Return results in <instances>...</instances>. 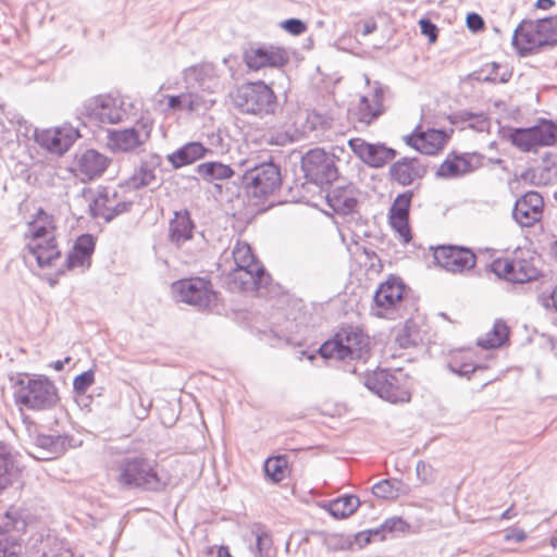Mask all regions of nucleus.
<instances>
[{
    "label": "nucleus",
    "instance_id": "a211bd4d",
    "mask_svg": "<svg viewBox=\"0 0 557 557\" xmlns=\"http://www.w3.org/2000/svg\"><path fill=\"white\" fill-rule=\"evenodd\" d=\"M492 271L502 278L513 283H525L539 275L532 261L521 258L496 259L492 263Z\"/></svg>",
    "mask_w": 557,
    "mask_h": 557
},
{
    "label": "nucleus",
    "instance_id": "ddd939ff",
    "mask_svg": "<svg viewBox=\"0 0 557 557\" xmlns=\"http://www.w3.org/2000/svg\"><path fill=\"white\" fill-rule=\"evenodd\" d=\"M404 292L405 286L398 278L392 277L382 283L373 297V315L392 319L401 307Z\"/></svg>",
    "mask_w": 557,
    "mask_h": 557
},
{
    "label": "nucleus",
    "instance_id": "0e129e2a",
    "mask_svg": "<svg viewBox=\"0 0 557 557\" xmlns=\"http://www.w3.org/2000/svg\"><path fill=\"white\" fill-rule=\"evenodd\" d=\"M71 358L66 357L64 360H57L53 363V368L57 371H62L64 369L65 363L70 362Z\"/></svg>",
    "mask_w": 557,
    "mask_h": 557
},
{
    "label": "nucleus",
    "instance_id": "79ce46f5",
    "mask_svg": "<svg viewBox=\"0 0 557 557\" xmlns=\"http://www.w3.org/2000/svg\"><path fill=\"white\" fill-rule=\"evenodd\" d=\"M448 368L453 373L469 377L476 369L470 351H458L451 355Z\"/></svg>",
    "mask_w": 557,
    "mask_h": 557
},
{
    "label": "nucleus",
    "instance_id": "49530a36",
    "mask_svg": "<svg viewBox=\"0 0 557 557\" xmlns=\"http://www.w3.org/2000/svg\"><path fill=\"white\" fill-rule=\"evenodd\" d=\"M250 549L255 557H272L273 547L271 537L265 533L257 535L256 545Z\"/></svg>",
    "mask_w": 557,
    "mask_h": 557
},
{
    "label": "nucleus",
    "instance_id": "c85d7f7f",
    "mask_svg": "<svg viewBox=\"0 0 557 557\" xmlns=\"http://www.w3.org/2000/svg\"><path fill=\"white\" fill-rule=\"evenodd\" d=\"M109 165V159L92 149L77 157V173L82 180H94L100 176Z\"/></svg>",
    "mask_w": 557,
    "mask_h": 557
},
{
    "label": "nucleus",
    "instance_id": "6e6d98bb",
    "mask_svg": "<svg viewBox=\"0 0 557 557\" xmlns=\"http://www.w3.org/2000/svg\"><path fill=\"white\" fill-rule=\"evenodd\" d=\"M504 539L505 541H515L517 543H520L527 539V534L521 529H511L506 532Z\"/></svg>",
    "mask_w": 557,
    "mask_h": 557
},
{
    "label": "nucleus",
    "instance_id": "3c124183",
    "mask_svg": "<svg viewBox=\"0 0 557 557\" xmlns=\"http://www.w3.org/2000/svg\"><path fill=\"white\" fill-rule=\"evenodd\" d=\"M417 476L424 483H430L434 480L435 473L432 466L424 461H419L416 467Z\"/></svg>",
    "mask_w": 557,
    "mask_h": 557
},
{
    "label": "nucleus",
    "instance_id": "c9c22d12",
    "mask_svg": "<svg viewBox=\"0 0 557 557\" xmlns=\"http://www.w3.org/2000/svg\"><path fill=\"white\" fill-rule=\"evenodd\" d=\"M90 200L88 211L94 218H103L107 221L113 219L116 214L125 209V205H116L114 208L109 205V199L106 195L99 194L95 196L91 190L85 191Z\"/></svg>",
    "mask_w": 557,
    "mask_h": 557
},
{
    "label": "nucleus",
    "instance_id": "dca6fc26",
    "mask_svg": "<svg viewBox=\"0 0 557 557\" xmlns=\"http://www.w3.org/2000/svg\"><path fill=\"white\" fill-rule=\"evenodd\" d=\"M78 137V131L69 124L35 132L36 143L57 156L66 152Z\"/></svg>",
    "mask_w": 557,
    "mask_h": 557
},
{
    "label": "nucleus",
    "instance_id": "338daca9",
    "mask_svg": "<svg viewBox=\"0 0 557 557\" xmlns=\"http://www.w3.org/2000/svg\"><path fill=\"white\" fill-rule=\"evenodd\" d=\"M516 516V513L512 510V507L508 508L502 513V519L509 520L512 519Z\"/></svg>",
    "mask_w": 557,
    "mask_h": 557
},
{
    "label": "nucleus",
    "instance_id": "6e6552de",
    "mask_svg": "<svg viewBox=\"0 0 557 557\" xmlns=\"http://www.w3.org/2000/svg\"><path fill=\"white\" fill-rule=\"evenodd\" d=\"M152 128L153 120L143 115L132 127L111 132L107 145L113 152L137 151L150 139Z\"/></svg>",
    "mask_w": 557,
    "mask_h": 557
},
{
    "label": "nucleus",
    "instance_id": "680f3d73",
    "mask_svg": "<svg viewBox=\"0 0 557 557\" xmlns=\"http://www.w3.org/2000/svg\"><path fill=\"white\" fill-rule=\"evenodd\" d=\"M535 5L537 9L548 10L554 5V1L553 0H537Z\"/></svg>",
    "mask_w": 557,
    "mask_h": 557
},
{
    "label": "nucleus",
    "instance_id": "1a4fd4ad",
    "mask_svg": "<svg viewBox=\"0 0 557 557\" xmlns=\"http://www.w3.org/2000/svg\"><path fill=\"white\" fill-rule=\"evenodd\" d=\"M129 108L120 96L99 95L84 102L83 112L97 122L115 124L128 115Z\"/></svg>",
    "mask_w": 557,
    "mask_h": 557
},
{
    "label": "nucleus",
    "instance_id": "864d4df0",
    "mask_svg": "<svg viewBox=\"0 0 557 557\" xmlns=\"http://www.w3.org/2000/svg\"><path fill=\"white\" fill-rule=\"evenodd\" d=\"M421 34L429 37L431 42H434L437 38V28L429 20L422 18L419 21Z\"/></svg>",
    "mask_w": 557,
    "mask_h": 557
},
{
    "label": "nucleus",
    "instance_id": "ea45409f",
    "mask_svg": "<svg viewBox=\"0 0 557 557\" xmlns=\"http://www.w3.org/2000/svg\"><path fill=\"white\" fill-rule=\"evenodd\" d=\"M509 335V327L503 320H496L491 331L478 341L483 348H497L502 346Z\"/></svg>",
    "mask_w": 557,
    "mask_h": 557
},
{
    "label": "nucleus",
    "instance_id": "052dcab7",
    "mask_svg": "<svg viewBox=\"0 0 557 557\" xmlns=\"http://www.w3.org/2000/svg\"><path fill=\"white\" fill-rule=\"evenodd\" d=\"M376 29V23L373 21H367L362 25V35L367 36Z\"/></svg>",
    "mask_w": 557,
    "mask_h": 557
},
{
    "label": "nucleus",
    "instance_id": "aec40b11",
    "mask_svg": "<svg viewBox=\"0 0 557 557\" xmlns=\"http://www.w3.org/2000/svg\"><path fill=\"white\" fill-rule=\"evenodd\" d=\"M348 146L362 162L373 168H380L395 157L393 149L381 144L367 143L361 138L349 139Z\"/></svg>",
    "mask_w": 557,
    "mask_h": 557
},
{
    "label": "nucleus",
    "instance_id": "39448f33",
    "mask_svg": "<svg viewBox=\"0 0 557 557\" xmlns=\"http://www.w3.org/2000/svg\"><path fill=\"white\" fill-rule=\"evenodd\" d=\"M369 337L354 327L341 330L333 341L324 343L320 347L323 358L362 359L368 354Z\"/></svg>",
    "mask_w": 557,
    "mask_h": 557
},
{
    "label": "nucleus",
    "instance_id": "a19ab883",
    "mask_svg": "<svg viewBox=\"0 0 557 557\" xmlns=\"http://www.w3.org/2000/svg\"><path fill=\"white\" fill-rule=\"evenodd\" d=\"M157 169L148 163H141L135 169L134 173L127 181V185L138 189L157 183Z\"/></svg>",
    "mask_w": 557,
    "mask_h": 557
},
{
    "label": "nucleus",
    "instance_id": "13d9d810",
    "mask_svg": "<svg viewBox=\"0 0 557 557\" xmlns=\"http://www.w3.org/2000/svg\"><path fill=\"white\" fill-rule=\"evenodd\" d=\"M405 524V522L399 519V518H393V519H388L384 522V524L382 525V528L384 530H388V531H394V530H397L399 529L400 527H403Z\"/></svg>",
    "mask_w": 557,
    "mask_h": 557
},
{
    "label": "nucleus",
    "instance_id": "f8f14e48",
    "mask_svg": "<svg viewBox=\"0 0 557 557\" xmlns=\"http://www.w3.org/2000/svg\"><path fill=\"white\" fill-rule=\"evenodd\" d=\"M281 181L278 168L271 162L249 169L243 176L247 193L257 198L272 195L280 187Z\"/></svg>",
    "mask_w": 557,
    "mask_h": 557
},
{
    "label": "nucleus",
    "instance_id": "393cba45",
    "mask_svg": "<svg viewBox=\"0 0 557 557\" xmlns=\"http://www.w3.org/2000/svg\"><path fill=\"white\" fill-rule=\"evenodd\" d=\"M268 275L261 264L234 268L230 273L234 287L243 290H257L268 282Z\"/></svg>",
    "mask_w": 557,
    "mask_h": 557
},
{
    "label": "nucleus",
    "instance_id": "f3484780",
    "mask_svg": "<svg viewBox=\"0 0 557 557\" xmlns=\"http://www.w3.org/2000/svg\"><path fill=\"white\" fill-rule=\"evenodd\" d=\"M438 267L447 272L462 273L474 268L475 255L468 248L459 246H440L434 250Z\"/></svg>",
    "mask_w": 557,
    "mask_h": 557
},
{
    "label": "nucleus",
    "instance_id": "e2e57ef3",
    "mask_svg": "<svg viewBox=\"0 0 557 557\" xmlns=\"http://www.w3.org/2000/svg\"><path fill=\"white\" fill-rule=\"evenodd\" d=\"M372 533L377 534L379 531L377 530L376 531H369L367 533L363 532V533L358 534V536H357L358 542L359 543H369L370 542V535Z\"/></svg>",
    "mask_w": 557,
    "mask_h": 557
},
{
    "label": "nucleus",
    "instance_id": "2f4dec72",
    "mask_svg": "<svg viewBox=\"0 0 557 557\" xmlns=\"http://www.w3.org/2000/svg\"><path fill=\"white\" fill-rule=\"evenodd\" d=\"M209 149L202 144L191 141L168 154L166 160L174 169H180L203 158Z\"/></svg>",
    "mask_w": 557,
    "mask_h": 557
},
{
    "label": "nucleus",
    "instance_id": "f704fd0d",
    "mask_svg": "<svg viewBox=\"0 0 557 557\" xmlns=\"http://www.w3.org/2000/svg\"><path fill=\"white\" fill-rule=\"evenodd\" d=\"M392 176L401 185H410L423 176L425 169L416 159H405L396 162L391 169Z\"/></svg>",
    "mask_w": 557,
    "mask_h": 557
},
{
    "label": "nucleus",
    "instance_id": "0eeeda50",
    "mask_svg": "<svg viewBox=\"0 0 557 557\" xmlns=\"http://www.w3.org/2000/svg\"><path fill=\"white\" fill-rule=\"evenodd\" d=\"M364 385L389 403H405L410 399L406 375L400 370L395 372L376 370L366 376Z\"/></svg>",
    "mask_w": 557,
    "mask_h": 557
},
{
    "label": "nucleus",
    "instance_id": "c03bdc74",
    "mask_svg": "<svg viewBox=\"0 0 557 557\" xmlns=\"http://www.w3.org/2000/svg\"><path fill=\"white\" fill-rule=\"evenodd\" d=\"M233 259L235 268L260 264L251 252V248L246 243H237L233 249Z\"/></svg>",
    "mask_w": 557,
    "mask_h": 557
},
{
    "label": "nucleus",
    "instance_id": "e433bc0d",
    "mask_svg": "<svg viewBox=\"0 0 557 557\" xmlns=\"http://www.w3.org/2000/svg\"><path fill=\"white\" fill-rule=\"evenodd\" d=\"M193 228L194 225L189 219V215L186 212H176L174 219L170 222L171 242L177 246L183 245L185 242L191 238Z\"/></svg>",
    "mask_w": 557,
    "mask_h": 557
},
{
    "label": "nucleus",
    "instance_id": "473e14b6",
    "mask_svg": "<svg viewBox=\"0 0 557 557\" xmlns=\"http://www.w3.org/2000/svg\"><path fill=\"white\" fill-rule=\"evenodd\" d=\"M20 474V468L15 456L3 443H0V490H4L15 482Z\"/></svg>",
    "mask_w": 557,
    "mask_h": 557
},
{
    "label": "nucleus",
    "instance_id": "2eb2a0df",
    "mask_svg": "<svg viewBox=\"0 0 557 557\" xmlns=\"http://www.w3.org/2000/svg\"><path fill=\"white\" fill-rule=\"evenodd\" d=\"M556 126L543 122L529 128H516L511 132V143L523 151H535L540 147L553 146L556 140Z\"/></svg>",
    "mask_w": 557,
    "mask_h": 557
},
{
    "label": "nucleus",
    "instance_id": "7c9ffc66",
    "mask_svg": "<svg viewBox=\"0 0 557 557\" xmlns=\"http://www.w3.org/2000/svg\"><path fill=\"white\" fill-rule=\"evenodd\" d=\"M55 226L52 218L44 210L38 209L36 216L28 222L26 236L29 242H46V239H55Z\"/></svg>",
    "mask_w": 557,
    "mask_h": 557
},
{
    "label": "nucleus",
    "instance_id": "de8ad7c7",
    "mask_svg": "<svg viewBox=\"0 0 557 557\" xmlns=\"http://www.w3.org/2000/svg\"><path fill=\"white\" fill-rule=\"evenodd\" d=\"M372 493L381 498H396L398 496V488L395 483L389 480H383L372 487Z\"/></svg>",
    "mask_w": 557,
    "mask_h": 557
},
{
    "label": "nucleus",
    "instance_id": "c756f323",
    "mask_svg": "<svg viewBox=\"0 0 557 557\" xmlns=\"http://www.w3.org/2000/svg\"><path fill=\"white\" fill-rule=\"evenodd\" d=\"M27 250L42 269L52 268L61 257L55 239H46L40 243L28 242Z\"/></svg>",
    "mask_w": 557,
    "mask_h": 557
},
{
    "label": "nucleus",
    "instance_id": "5fc2aeb1",
    "mask_svg": "<svg viewBox=\"0 0 557 557\" xmlns=\"http://www.w3.org/2000/svg\"><path fill=\"white\" fill-rule=\"evenodd\" d=\"M541 301L544 308L557 311V285L548 296H543Z\"/></svg>",
    "mask_w": 557,
    "mask_h": 557
},
{
    "label": "nucleus",
    "instance_id": "a18cd8bd",
    "mask_svg": "<svg viewBox=\"0 0 557 557\" xmlns=\"http://www.w3.org/2000/svg\"><path fill=\"white\" fill-rule=\"evenodd\" d=\"M419 341V332L417 325L408 320L405 325L399 329L396 335V342L400 347H409L411 345H416Z\"/></svg>",
    "mask_w": 557,
    "mask_h": 557
},
{
    "label": "nucleus",
    "instance_id": "8fccbe9b",
    "mask_svg": "<svg viewBox=\"0 0 557 557\" xmlns=\"http://www.w3.org/2000/svg\"><path fill=\"white\" fill-rule=\"evenodd\" d=\"M556 172L549 168H536L532 171V180L535 184L547 185L553 182Z\"/></svg>",
    "mask_w": 557,
    "mask_h": 557
},
{
    "label": "nucleus",
    "instance_id": "4468645a",
    "mask_svg": "<svg viewBox=\"0 0 557 557\" xmlns=\"http://www.w3.org/2000/svg\"><path fill=\"white\" fill-rule=\"evenodd\" d=\"M301 169L306 177L317 184L330 183L337 174L334 156L321 148L311 149L302 157Z\"/></svg>",
    "mask_w": 557,
    "mask_h": 557
},
{
    "label": "nucleus",
    "instance_id": "4c0bfd02",
    "mask_svg": "<svg viewBox=\"0 0 557 557\" xmlns=\"http://www.w3.org/2000/svg\"><path fill=\"white\" fill-rule=\"evenodd\" d=\"M360 506V500L355 495H345L329 502L323 507L336 519H344L351 516Z\"/></svg>",
    "mask_w": 557,
    "mask_h": 557
},
{
    "label": "nucleus",
    "instance_id": "5701e85b",
    "mask_svg": "<svg viewBox=\"0 0 557 557\" xmlns=\"http://www.w3.org/2000/svg\"><path fill=\"white\" fill-rule=\"evenodd\" d=\"M384 88L375 83L373 89L366 96H362L354 110L357 121L366 125L371 124L383 112Z\"/></svg>",
    "mask_w": 557,
    "mask_h": 557
},
{
    "label": "nucleus",
    "instance_id": "412c9836",
    "mask_svg": "<svg viewBox=\"0 0 557 557\" xmlns=\"http://www.w3.org/2000/svg\"><path fill=\"white\" fill-rule=\"evenodd\" d=\"M543 207V197L536 191H528L516 201L513 219L521 226H532L541 220Z\"/></svg>",
    "mask_w": 557,
    "mask_h": 557
},
{
    "label": "nucleus",
    "instance_id": "7ed1b4c3",
    "mask_svg": "<svg viewBox=\"0 0 557 557\" xmlns=\"http://www.w3.org/2000/svg\"><path fill=\"white\" fill-rule=\"evenodd\" d=\"M233 103L240 112L260 117L273 114L277 107L275 94L261 81L239 86L233 95Z\"/></svg>",
    "mask_w": 557,
    "mask_h": 557
},
{
    "label": "nucleus",
    "instance_id": "f257e3e1",
    "mask_svg": "<svg viewBox=\"0 0 557 557\" xmlns=\"http://www.w3.org/2000/svg\"><path fill=\"white\" fill-rule=\"evenodd\" d=\"M182 77L186 88L193 90L163 96L165 110L174 113L205 114L215 104L212 96L224 89V69L213 63L205 62L188 66L183 70Z\"/></svg>",
    "mask_w": 557,
    "mask_h": 557
},
{
    "label": "nucleus",
    "instance_id": "cd10ccee",
    "mask_svg": "<svg viewBox=\"0 0 557 557\" xmlns=\"http://www.w3.org/2000/svg\"><path fill=\"white\" fill-rule=\"evenodd\" d=\"M95 250L94 237L89 234L79 236L72 251L67 255L65 267L67 270L88 269L91 263V255Z\"/></svg>",
    "mask_w": 557,
    "mask_h": 557
},
{
    "label": "nucleus",
    "instance_id": "4be33fe9",
    "mask_svg": "<svg viewBox=\"0 0 557 557\" xmlns=\"http://www.w3.org/2000/svg\"><path fill=\"white\" fill-rule=\"evenodd\" d=\"M73 446V438L66 434L46 435L38 434L30 455L38 460H50L63 455Z\"/></svg>",
    "mask_w": 557,
    "mask_h": 557
},
{
    "label": "nucleus",
    "instance_id": "4d7b16f0",
    "mask_svg": "<svg viewBox=\"0 0 557 557\" xmlns=\"http://www.w3.org/2000/svg\"><path fill=\"white\" fill-rule=\"evenodd\" d=\"M467 25L472 30H479L483 28L484 22L479 14L471 13L467 16Z\"/></svg>",
    "mask_w": 557,
    "mask_h": 557
},
{
    "label": "nucleus",
    "instance_id": "9d476101",
    "mask_svg": "<svg viewBox=\"0 0 557 557\" xmlns=\"http://www.w3.org/2000/svg\"><path fill=\"white\" fill-rule=\"evenodd\" d=\"M27 523L18 508L11 507L0 515V557H10L21 552V542Z\"/></svg>",
    "mask_w": 557,
    "mask_h": 557
},
{
    "label": "nucleus",
    "instance_id": "37998d69",
    "mask_svg": "<svg viewBox=\"0 0 557 557\" xmlns=\"http://www.w3.org/2000/svg\"><path fill=\"white\" fill-rule=\"evenodd\" d=\"M287 468V461L283 457H271L264 462V472L273 482H280L284 479Z\"/></svg>",
    "mask_w": 557,
    "mask_h": 557
},
{
    "label": "nucleus",
    "instance_id": "bf43d9fd",
    "mask_svg": "<svg viewBox=\"0 0 557 557\" xmlns=\"http://www.w3.org/2000/svg\"><path fill=\"white\" fill-rule=\"evenodd\" d=\"M289 141V138L286 134H280L276 137L270 138V144L277 145V146H284Z\"/></svg>",
    "mask_w": 557,
    "mask_h": 557
},
{
    "label": "nucleus",
    "instance_id": "603ef678",
    "mask_svg": "<svg viewBox=\"0 0 557 557\" xmlns=\"http://www.w3.org/2000/svg\"><path fill=\"white\" fill-rule=\"evenodd\" d=\"M282 27L293 35H300L306 30L304 22L297 18H289L282 23Z\"/></svg>",
    "mask_w": 557,
    "mask_h": 557
},
{
    "label": "nucleus",
    "instance_id": "b1692460",
    "mask_svg": "<svg viewBox=\"0 0 557 557\" xmlns=\"http://www.w3.org/2000/svg\"><path fill=\"white\" fill-rule=\"evenodd\" d=\"M411 199V191H405L398 195L394 200L388 213L391 226L398 233L405 243H408L411 239L408 222Z\"/></svg>",
    "mask_w": 557,
    "mask_h": 557
},
{
    "label": "nucleus",
    "instance_id": "09e8293b",
    "mask_svg": "<svg viewBox=\"0 0 557 557\" xmlns=\"http://www.w3.org/2000/svg\"><path fill=\"white\" fill-rule=\"evenodd\" d=\"M95 382V373L91 370L85 371L75 376L73 388L78 394H84Z\"/></svg>",
    "mask_w": 557,
    "mask_h": 557
},
{
    "label": "nucleus",
    "instance_id": "774afa93",
    "mask_svg": "<svg viewBox=\"0 0 557 557\" xmlns=\"http://www.w3.org/2000/svg\"><path fill=\"white\" fill-rule=\"evenodd\" d=\"M550 255L557 259V240L554 242L550 246Z\"/></svg>",
    "mask_w": 557,
    "mask_h": 557
},
{
    "label": "nucleus",
    "instance_id": "6ab92c4d",
    "mask_svg": "<svg viewBox=\"0 0 557 557\" xmlns=\"http://www.w3.org/2000/svg\"><path fill=\"white\" fill-rule=\"evenodd\" d=\"M244 60L249 69L258 71L263 67H282L288 62L289 57L283 48L262 46L246 50Z\"/></svg>",
    "mask_w": 557,
    "mask_h": 557
},
{
    "label": "nucleus",
    "instance_id": "f03ea898",
    "mask_svg": "<svg viewBox=\"0 0 557 557\" xmlns=\"http://www.w3.org/2000/svg\"><path fill=\"white\" fill-rule=\"evenodd\" d=\"M556 44L557 15L535 21L524 20L517 26L512 35V46L520 55Z\"/></svg>",
    "mask_w": 557,
    "mask_h": 557
},
{
    "label": "nucleus",
    "instance_id": "423d86ee",
    "mask_svg": "<svg viewBox=\"0 0 557 557\" xmlns=\"http://www.w3.org/2000/svg\"><path fill=\"white\" fill-rule=\"evenodd\" d=\"M116 480L122 486L148 491H157L164 485L156 471L154 462L144 458L125 459L121 462Z\"/></svg>",
    "mask_w": 557,
    "mask_h": 557
},
{
    "label": "nucleus",
    "instance_id": "bb28decb",
    "mask_svg": "<svg viewBox=\"0 0 557 557\" xmlns=\"http://www.w3.org/2000/svg\"><path fill=\"white\" fill-rule=\"evenodd\" d=\"M359 194L352 185L336 186L327 194L326 199L336 213L346 215L356 210Z\"/></svg>",
    "mask_w": 557,
    "mask_h": 557
},
{
    "label": "nucleus",
    "instance_id": "20e7f679",
    "mask_svg": "<svg viewBox=\"0 0 557 557\" xmlns=\"http://www.w3.org/2000/svg\"><path fill=\"white\" fill-rule=\"evenodd\" d=\"M15 399L28 409L46 410L57 404L58 393L54 384L45 376L25 377L16 383Z\"/></svg>",
    "mask_w": 557,
    "mask_h": 557
},
{
    "label": "nucleus",
    "instance_id": "58836bf2",
    "mask_svg": "<svg viewBox=\"0 0 557 557\" xmlns=\"http://www.w3.org/2000/svg\"><path fill=\"white\" fill-rule=\"evenodd\" d=\"M197 173L208 183L223 181L233 176L234 171L221 162H205L197 166Z\"/></svg>",
    "mask_w": 557,
    "mask_h": 557
},
{
    "label": "nucleus",
    "instance_id": "9b49d317",
    "mask_svg": "<svg viewBox=\"0 0 557 557\" xmlns=\"http://www.w3.org/2000/svg\"><path fill=\"white\" fill-rule=\"evenodd\" d=\"M172 292L178 301L200 309L210 308L216 301V294L210 282L201 277L177 281L172 284Z\"/></svg>",
    "mask_w": 557,
    "mask_h": 557
},
{
    "label": "nucleus",
    "instance_id": "72a5a7b5",
    "mask_svg": "<svg viewBox=\"0 0 557 557\" xmlns=\"http://www.w3.org/2000/svg\"><path fill=\"white\" fill-rule=\"evenodd\" d=\"M474 156H455L446 159L437 170V174L442 177L451 178L472 172L476 165L473 161Z\"/></svg>",
    "mask_w": 557,
    "mask_h": 557
},
{
    "label": "nucleus",
    "instance_id": "69168bd1",
    "mask_svg": "<svg viewBox=\"0 0 557 557\" xmlns=\"http://www.w3.org/2000/svg\"><path fill=\"white\" fill-rule=\"evenodd\" d=\"M218 557H234L231 555L227 546H220Z\"/></svg>",
    "mask_w": 557,
    "mask_h": 557
},
{
    "label": "nucleus",
    "instance_id": "a878e982",
    "mask_svg": "<svg viewBox=\"0 0 557 557\" xmlns=\"http://www.w3.org/2000/svg\"><path fill=\"white\" fill-rule=\"evenodd\" d=\"M405 140L407 145L421 153L435 154L444 147L447 135L445 132L438 129H428L425 132L416 131L411 135L406 136Z\"/></svg>",
    "mask_w": 557,
    "mask_h": 557
}]
</instances>
